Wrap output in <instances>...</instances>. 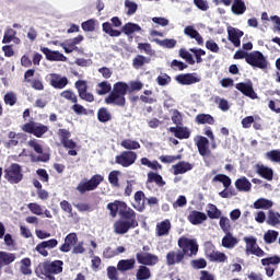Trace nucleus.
Returning <instances> with one entry per match:
<instances>
[{"mask_svg":"<svg viewBox=\"0 0 280 280\" xmlns=\"http://www.w3.org/2000/svg\"><path fill=\"white\" fill-rule=\"evenodd\" d=\"M141 89H143L141 81H131L129 85L124 81H118L113 85L112 92L105 97V104L124 108L126 106V95L133 93V91H141Z\"/></svg>","mask_w":280,"mask_h":280,"instance_id":"nucleus-1","label":"nucleus"},{"mask_svg":"<svg viewBox=\"0 0 280 280\" xmlns=\"http://www.w3.org/2000/svg\"><path fill=\"white\" fill-rule=\"evenodd\" d=\"M178 252L171 250L166 254L167 266L180 264L185 257H194L198 255V242L187 236H180L177 241Z\"/></svg>","mask_w":280,"mask_h":280,"instance_id":"nucleus-2","label":"nucleus"},{"mask_svg":"<svg viewBox=\"0 0 280 280\" xmlns=\"http://www.w3.org/2000/svg\"><path fill=\"white\" fill-rule=\"evenodd\" d=\"M136 259L138 264H140L136 272V279L137 280L150 279L152 277V271H150V268H148V266H156V262L159 261V256L152 253L138 252L136 254Z\"/></svg>","mask_w":280,"mask_h":280,"instance_id":"nucleus-3","label":"nucleus"},{"mask_svg":"<svg viewBox=\"0 0 280 280\" xmlns=\"http://www.w3.org/2000/svg\"><path fill=\"white\" fill-rule=\"evenodd\" d=\"M139 221H137V212L135 210H128V212H121L120 219L114 223V233L116 235H126L130 229H137Z\"/></svg>","mask_w":280,"mask_h":280,"instance_id":"nucleus-4","label":"nucleus"},{"mask_svg":"<svg viewBox=\"0 0 280 280\" xmlns=\"http://www.w3.org/2000/svg\"><path fill=\"white\" fill-rule=\"evenodd\" d=\"M62 266L65 262L62 260H54V261H44L36 268V273L40 272V275H45L49 280H56L54 275H60L62 272Z\"/></svg>","mask_w":280,"mask_h":280,"instance_id":"nucleus-5","label":"nucleus"},{"mask_svg":"<svg viewBox=\"0 0 280 280\" xmlns=\"http://www.w3.org/2000/svg\"><path fill=\"white\" fill-rule=\"evenodd\" d=\"M104 183V176L96 174L93 175L90 179L81 180L75 190L81 195L84 196L86 191H95Z\"/></svg>","mask_w":280,"mask_h":280,"instance_id":"nucleus-6","label":"nucleus"},{"mask_svg":"<svg viewBox=\"0 0 280 280\" xmlns=\"http://www.w3.org/2000/svg\"><path fill=\"white\" fill-rule=\"evenodd\" d=\"M22 130L27 135H33L37 139H43L44 135L49 132V127H47V125L30 120L22 126Z\"/></svg>","mask_w":280,"mask_h":280,"instance_id":"nucleus-7","label":"nucleus"},{"mask_svg":"<svg viewBox=\"0 0 280 280\" xmlns=\"http://www.w3.org/2000/svg\"><path fill=\"white\" fill-rule=\"evenodd\" d=\"M4 178L11 185H19L23 180V168L20 164L12 163L9 167L4 168Z\"/></svg>","mask_w":280,"mask_h":280,"instance_id":"nucleus-8","label":"nucleus"},{"mask_svg":"<svg viewBox=\"0 0 280 280\" xmlns=\"http://www.w3.org/2000/svg\"><path fill=\"white\" fill-rule=\"evenodd\" d=\"M246 62L256 69H268V60H266V57L259 50L249 52L246 57Z\"/></svg>","mask_w":280,"mask_h":280,"instance_id":"nucleus-9","label":"nucleus"},{"mask_svg":"<svg viewBox=\"0 0 280 280\" xmlns=\"http://www.w3.org/2000/svg\"><path fill=\"white\" fill-rule=\"evenodd\" d=\"M110 22H104L102 24V30L104 34H107L112 38H118V36H121V31L114 30L113 27H121V20L119 19V16H114L110 19Z\"/></svg>","mask_w":280,"mask_h":280,"instance_id":"nucleus-10","label":"nucleus"},{"mask_svg":"<svg viewBox=\"0 0 280 280\" xmlns=\"http://www.w3.org/2000/svg\"><path fill=\"white\" fill-rule=\"evenodd\" d=\"M74 89H77L78 95L80 100H83V102H88L89 104H93V102H95V95L89 92V85L85 80H78L74 83Z\"/></svg>","mask_w":280,"mask_h":280,"instance_id":"nucleus-11","label":"nucleus"},{"mask_svg":"<svg viewBox=\"0 0 280 280\" xmlns=\"http://www.w3.org/2000/svg\"><path fill=\"white\" fill-rule=\"evenodd\" d=\"M212 183H222L224 190L219 192V196L221 198H231V196H236L237 194L235 190H229V187H231V177L224 174H218L212 178Z\"/></svg>","mask_w":280,"mask_h":280,"instance_id":"nucleus-12","label":"nucleus"},{"mask_svg":"<svg viewBox=\"0 0 280 280\" xmlns=\"http://www.w3.org/2000/svg\"><path fill=\"white\" fill-rule=\"evenodd\" d=\"M136 161L137 152L135 151H122L115 158V163L121 165V167H130V165H135Z\"/></svg>","mask_w":280,"mask_h":280,"instance_id":"nucleus-13","label":"nucleus"},{"mask_svg":"<svg viewBox=\"0 0 280 280\" xmlns=\"http://www.w3.org/2000/svg\"><path fill=\"white\" fill-rule=\"evenodd\" d=\"M243 241L246 244V253L255 255L256 257H266V252L257 245V238L255 236H245Z\"/></svg>","mask_w":280,"mask_h":280,"instance_id":"nucleus-14","label":"nucleus"},{"mask_svg":"<svg viewBox=\"0 0 280 280\" xmlns=\"http://www.w3.org/2000/svg\"><path fill=\"white\" fill-rule=\"evenodd\" d=\"M107 210L109 211V215L112 218H117V213L121 217V212L128 213V210H132V208L128 207V205L124 201L115 200L114 202H109L107 205Z\"/></svg>","mask_w":280,"mask_h":280,"instance_id":"nucleus-15","label":"nucleus"},{"mask_svg":"<svg viewBox=\"0 0 280 280\" xmlns=\"http://www.w3.org/2000/svg\"><path fill=\"white\" fill-rule=\"evenodd\" d=\"M235 89L245 95V97L257 100V92H255V89L253 88V81L248 80L247 82L236 83Z\"/></svg>","mask_w":280,"mask_h":280,"instance_id":"nucleus-16","label":"nucleus"},{"mask_svg":"<svg viewBox=\"0 0 280 280\" xmlns=\"http://www.w3.org/2000/svg\"><path fill=\"white\" fill-rule=\"evenodd\" d=\"M40 51L46 56V60H49L50 62H67V57L58 50L42 47Z\"/></svg>","mask_w":280,"mask_h":280,"instance_id":"nucleus-17","label":"nucleus"},{"mask_svg":"<svg viewBox=\"0 0 280 280\" xmlns=\"http://www.w3.org/2000/svg\"><path fill=\"white\" fill-rule=\"evenodd\" d=\"M194 141L200 156H209V154H211V150H209V139H207V137L197 136Z\"/></svg>","mask_w":280,"mask_h":280,"instance_id":"nucleus-18","label":"nucleus"},{"mask_svg":"<svg viewBox=\"0 0 280 280\" xmlns=\"http://www.w3.org/2000/svg\"><path fill=\"white\" fill-rule=\"evenodd\" d=\"M49 84L50 86H52V89L62 91V89H65L69 84V79L58 73H51Z\"/></svg>","mask_w":280,"mask_h":280,"instance_id":"nucleus-19","label":"nucleus"},{"mask_svg":"<svg viewBox=\"0 0 280 280\" xmlns=\"http://www.w3.org/2000/svg\"><path fill=\"white\" fill-rule=\"evenodd\" d=\"M242 36H244V31L232 26L228 27V38L234 47H240L242 45Z\"/></svg>","mask_w":280,"mask_h":280,"instance_id":"nucleus-20","label":"nucleus"},{"mask_svg":"<svg viewBox=\"0 0 280 280\" xmlns=\"http://www.w3.org/2000/svg\"><path fill=\"white\" fill-rule=\"evenodd\" d=\"M175 80L178 84H183L184 86H189L190 84H197V82H200V78L196 77L195 73L178 74L175 77Z\"/></svg>","mask_w":280,"mask_h":280,"instance_id":"nucleus-21","label":"nucleus"},{"mask_svg":"<svg viewBox=\"0 0 280 280\" xmlns=\"http://www.w3.org/2000/svg\"><path fill=\"white\" fill-rule=\"evenodd\" d=\"M78 244V234L75 232L69 233L65 237V243L59 247L61 253H69L71 250V246H75Z\"/></svg>","mask_w":280,"mask_h":280,"instance_id":"nucleus-22","label":"nucleus"},{"mask_svg":"<svg viewBox=\"0 0 280 280\" xmlns=\"http://www.w3.org/2000/svg\"><path fill=\"white\" fill-rule=\"evenodd\" d=\"M170 132H172L174 135V137H176V139H189V137H191V130H189V128L187 127H183V126H177V127H170Z\"/></svg>","mask_w":280,"mask_h":280,"instance_id":"nucleus-23","label":"nucleus"},{"mask_svg":"<svg viewBox=\"0 0 280 280\" xmlns=\"http://www.w3.org/2000/svg\"><path fill=\"white\" fill-rule=\"evenodd\" d=\"M137 266V260L135 258L121 259L117 262L118 272H128L129 270H135Z\"/></svg>","mask_w":280,"mask_h":280,"instance_id":"nucleus-24","label":"nucleus"},{"mask_svg":"<svg viewBox=\"0 0 280 280\" xmlns=\"http://www.w3.org/2000/svg\"><path fill=\"white\" fill-rule=\"evenodd\" d=\"M191 170H194V165L185 161H180L177 164L173 165L174 176H178V174H187V172H191Z\"/></svg>","mask_w":280,"mask_h":280,"instance_id":"nucleus-25","label":"nucleus"},{"mask_svg":"<svg viewBox=\"0 0 280 280\" xmlns=\"http://www.w3.org/2000/svg\"><path fill=\"white\" fill-rule=\"evenodd\" d=\"M205 221H207V214L205 212L192 210L188 215V222H190V224H194L195 226L198 224H202Z\"/></svg>","mask_w":280,"mask_h":280,"instance_id":"nucleus-26","label":"nucleus"},{"mask_svg":"<svg viewBox=\"0 0 280 280\" xmlns=\"http://www.w3.org/2000/svg\"><path fill=\"white\" fill-rule=\"evenodd\" d=\"M135 202L136 205H133V208L136 209V211H139L140 213L142 211H145V192H143L142 190H138L135 194Z\"/></svg>","mask_w":280,"mask_h":280,"instance_id":"nucleus-27","label":"nucleus"},{"mask_svg":"<svg viewBox=\"0 0 280 280\" xmlns=\"http://www.w3.org/2000/svg\"><path fill=\"white\" fill-rule=\"evenodd\" d=\"M184 34L186 36H189V38H194L198 45H205V39L202 38V35L194 26L189 25L184 28Z\"/></svg>","mask_w":280,"mask_h":280,"instance_id":"nucleus-28","label":"nucleus"},{"mask_svg":"<svg viewBox=\"0 0 280 280\" xmlns=\"http://www.w3.org/2000/svg\"><path fill=\"white\" fill-rule=\"evenodd\" d=\"M256 172L258 175L261 176V178H265V180H272L275 176V172L272 171V168L264 166V164H257Z\"/></svg>","mask_w":280,"mask_h":280,"instance_id":"nucleus-29","label":"nucleus"},{"mask_svg":"<svg viewBox=\"0 0 280 280\" xmlns=\"http://www.w3.org/2000/svg\"><path fill=\"white\" fill-rule=\"evenodd\" d=\"M172 229V223L170 220H164L156 224V235L158 237H163L165 235H170V231Z\"/></svg>","mask_w":280,"mask_h":280,"instance_id":"nucleus-30","label":"nucleus"},{"mask_svg":"<svg viewBox=\"0 0 280 280\" xmlns=\"http://www.w3.org/2000/svg\"><path fill=\"white\" fill-rule=\"evenodd\" d=\"M207 257L210 259V261H217L219 264H224L229 259L226 254L222 252H215V250H207Z\"/></svg>","mask_w":280,"mask_h":280,"instance_id":"nucleus-31","label":"nucleus"},{"mask_svg":"<svg viewBox=\"0 0 280 280\" xmlns=\"http://www.w3.org/2000/svg\"><path fill=\"white\" fill-rule=\"evenodd\" d=\"M26 137L27 136L25 133H22V132L16 133L14 131H10L8 133L9 141L7 142V145L9 148H14V147L19 145V140H21V139L24 140Z\"/></svg>","mask_w":280,"mask_h":280,"instance_id":"nucleus-32","label":"nucleus"},{"mask_svg":"<svg viewBox=\"0 0 280 280\" xmlns=\"http://www.w3.org/2000/svg\"><path fill=\"white\" fill-rule=\"evenodd\" d=\"M231 11L236 16H241V14H244V12H246V3L244 2V0H232Z\"/></svg>","mask_w":280,"mask_h":280,"instance_id":"nucleus-33","label":"nucleus"},{"mask_svg":"<svg viewBox=\"0 0 280 280\" xmlns=\"http://www.w3.org/2000/svg\"><path fill=\"white\" fill-rule=\"evenodd\" d=\"M237 237L233 236L231 232H226L222 238V246L224 248H235L237 246Z\"/></svg>","mask_w":280,"mask_h":280,"instance_id":"nucleus-34","label":"nucleus"},{"mask_svg":"<svg viewBox=\"0 0 280 280\" xmlns=\"http://www.w3.org/2000/svg\"><path fill=\"white\" fill-rule=\"evenodd\" d=\"M195 121L199 126H205V124H208L209 126H213V124H215V118H213V116H211L210 114H198L195 117Z\"/></svg>","mask_w":280,"mask_h":280,"instance_id":"nucleus-35","label":"nucleus"},{"mask_svg":"<svg viewBox=\"0 0 280 280\" xmlns=\"http://www.w3.org/2000/svg\"><path fill=\"white\" fill-rule=\"evenodd\" d=\"M235 187L237 191H250L253 189V184L246 177H241L235 180Z\"/></svg>","mask_w":280,"mask_h":280,"instance_id":"nucleus-36","label":"nucleus"},{"mask_svg":"<svg viewBox=\"0 0 280 280\" xmlns=\"http://www.w3.org/2000/svg\"><path fill=\"white\" fill-rule=\"evenodd\" d=\"M108 93H113V85L108 81H102L96 85V94L97 95H108Z\"/></svg>","mask_w":280,"mask_h":280,"instance_id":"nucleus-37","label":"nucleus"},{"mask_svg":"<svg viewBox=\"0 0 280 280\" xmlns=\"http://www.w3.org/2000/svg\"><path fill=\"white\" fill-rule=\"evenodd\" d=\"M16 260V254L0 252V268L1 266H10Z\"/></svg>","mask_w":280,"mask_h":280,"instance_id":"nucleus-38","label":"nucleus"},{"mask_svg":"<svg viewBox=\"0 0 280 280\" xmlns=\"http://www.w3.org/2000/svg\"><path fill=\"white\" fill-rule=\"evenodd\" d=\"M20 272L26 277L32 275V259L26 257L20 261Z\"/></svg>","mask_w":280,"mask_h":280,"instance_id":"nucleus-39","label":"nucleus"},{"mask_svg":"<svg viewBox=\"0 0 280 280\" xmlns=\"http://www.w3.org/2000/svg\"><path fill=\"white\" fill-rule=\"evenodd\" d=\"M97 119L101 121V124H107V121H110L113 119V114H110V110L106 107H100L97 110Z\"/></svg>","mask_w":280,"mask_h":280,"instance_id":"nucleus-40","label":"nucleus"},{"mask_svg":"<svg viewBox=\"0 0 280 280\" xmlns=\"http://www.w3.org/2000/svg\"><path fill=\"white\" fill-rule=\"evenodd\" d=\"M147 176H148L147 183H155L158 187H165V180L163 179V176H161L160 174L154 172H149Z\"/></svg>","mask_w":280,"mask_h":280,"instance_id":"nucleus-41","label":"nucleus"},{"mask_svg":"<svg viewBox=\"0 0 280 280\" xmlns=\"http://www.w3.org/2000/svg\"><path fill=\"white\" fill-rule=\"evenodd\" d=\"M120 32L126 36H130V34H135V32H141V26H139V24L129 22L121 27Z\"/></svg>","mask_w":280,"mask_h":280,"instance_id":"nucleus-42","label":"nucleus"},{"mask_svg":"<svg viewBox=\"0 0 280 280\" xmlns=\"http://www.w3.org/2000/svg\"><path fill=\"white\" fill-rule=\"evenodd\" d=\"M60 97L70 102V104H78V94L72 90H66L60 93Z\"/></svg>","mask_w":280,"mask_h":280,"instance_id":"nucleus-43","label":"nucleus"},{"mask_svg":"<svg viewBox=\"0 0 280 280\" xmlns=\"http://www.w3.org/2000/svg\"><path fill=\"white\" fill-rule=\"evenodd\" d=\"M267 224H269V226H278V224H280V213L269 210Z\"/></svg>","mask_w":280,"mask_h":280,"instance_id":"nucleus-44","label":"nucleus"},{"mask_svg":"<svg viewBox=\"0 0 280 280\" xmlns=\"http://www.w3.org/2000/svg\"><path fill=\"white\" fill-rule=\"evenodd\" d=\"M121 148L125 150H139L141 144L137 140L125 139L120 142Z\"/></svg>","mask_w":280,"mask_h":280,"instance_id":"nucleus-45","label":"nucleus"},{"mask_svg":"<svg viewBox=\"0 0 280 280\" xmlns=\"http://www.w3.org/2000/svg\"><path fill=\"white\" fill-rule=\"evenodd\" d=\"M277 237H279V232L276 230H268L264 234V242L265 244H275L277 242Z\"/></svg>","mask_w":280,"mask_h":280,"instance_id":"nucleus-46","label":"nucleus"},{"mask_svg":"<svg viewBox=\"0 0 280 280\" xmlns=\"http://www.w3.org/2000/svg\"><path fill=\"white\" fill-rule=\"evenodd\" d=\"M271 207H272V201L268 200L266 198H259L258 200H256L254 202V209H265V210H268V209H271Z\"/></svg>","mask_w":280,"mask_h":280,"instance_id":"nucleus-47","label":"nucleus"},{"mask_svg":"<svg viewBox=\"0 0 280 280\" xmlns=\"http://www.w3.org/2000/svg\"><path fill=\"white\" fill-rule=\"evenodd\" d=\"M148 62H150V59L145 56L137 55L132 60V67L133 69H141V67H143V65H148Z\"/></svg>","mask_w":280,"mask_h":280,"instance_id":"nucleus-48","label":"nucleus"},{"mask_svg":"<svg viewBox=\"0 0 280 280\" xmlns=\"http://www.w3.org/2000/svg\"><path fill=\"white\" fill-rule=\"evenodd\" d=\"M14 39L18 40V42L21 40V39L16 38V31H14L13 28H8L4 32V36L2 38L3 45H7L8 43L13 42Z\"/></svg>","mask_w":280,"mask_h":280,"instance_id":"nucleus-49","label":"nucleus"},{"mask_svg":"<svg viewBox=\"0 0 280 280\" xmlns=\"http://www.w3.org/2000/svg\"><path fill=\"white\" fill-rule=\"evenodd\" d=\"M63 148H67L69 156H78V151H75V148H78V143L75 141L69 139L66 140V142L62 143Z\"/></svg>","mask_w":280,"mask_h":280,"instance_id":"nucleus-50","label":"nucleus"},{"mask_svg":"<svg viewBox=\"0 0 280 280\" xmlns=\"http://www.w3.org/2000/svg\"><path fill=\"white\" fill-rule=\"evenodd\" d=\"M208 218H210V220H218V218H220V215H222V212L220 210H218V207L213 203H209L208 205Z\"/></svg>","mask_w":280,"mask_h":280,"instance_id":"nucleus-51","label":"nucleus"},{"mask_svg":"<svg viewBox=\"0 0 280 280\" xmlns=\"http://www.w3.org/2000/svg\"><path fill=\"white\" fill-rule=\"evenodd\" d=\"M154 43L160 45V47H165L166 49H174L176 47V39H159L155 38Z\"/></svg>","mask_w":280,"mask_h":280,"instance_id":"nucleus-52","label":"nucleus"},{"mask_svg":"<svg viewBox=\"0 0 280 280\" xmlns=\"http://www.w3.org/2000/svg\"><path fill=\"white\" fill-rule=\"evenodd\" d=\"M261 266H279L280 264V257L279 256H271L267 258H262L260 260Z\"/></svg>","mask_w":280,"mask_h":280,"instance_id":"nucleus-53","label":"nucleus"},{"mask_svg":"<svg viewBox=\"0 0 280 280\" xmlns=\"http://www.w3.org/2000/svg\"><path fill=\"white\" fill-rule=\"evenodd\" d=\"M138 49H139V51H144V54H147V56H154L156 54V51H154V49H152V44H150V43H139Z\"/></svg>","mask_w":280,"mask_h":280,"instance_id":"nucleus-54","label":"nucleus"},{"mask_svg":"<svg viewBox=\"0 0 280 280\" xmlns=\"http://www.w3.org/2000/svg\"><path fill=\"white\" fill-rule=\"evenodd\" d=\"M96 21L94 19H90L83 23H81V28L83 32H95Z\"/></svg>","mask_w":280,"mask_h":280,"instance_id":"nucleus-55","label":"nucleus"},{"mask_svg":"<svg viewBox=\"0 0 280 280\" xmlns=\"http://www.w3.org/2000/svg\"><path fill=\"white\" fill-rule=\"evenodd\" d=\"M119 171H112L108 175V182L113 187H119Z\"/></svg>","mask_w":280,"mask_h":280,"instance_id":"nucleus-56","label":"nucleus"},{"mask_svg":"<svg viewBox=\"0 0 280 280\" xmlns=\"http://www.w3.org/2000/svg\"><path fill=\"white\" fill-rule=\"evenodd\" d=\"M219 224L223 231V233H231V220L226 217H221Z\"/></svg>","mask_w":280,"mask_h":280,"instance_id":"nucleus-57","label":"nucleus"},{"mask_svg":"<svg viewBox=\"0 0 280 280\" xmlns=\"http://www.w3.org/2000/svg\"><path fill=\"white\" fill-rule=\"evenodd\" d=\"M125 8H127V15L132 16V14H135L137 12L139 5H137L136 2H133V1L126 0Z\"/></svg>","mask_w":280,"mask_h":280,"instance_id":"nucleus-58","label":"nucleus"},{"mask_svg":"<svg viewBox=\"0 0 280 280\" xmlns=\"http://www.w3.org/2000/svg\"><path fill=\"white\" fill-rule=\"evenodd\" d=\"M156 82L159 86H167V84L172 82V77H170L167 73H162L156 78Z\"/></svg>","mask_w":280,"mask_h":280,"instance_id":"nucleus-59","label":"nucleus"},{"mask_svg":"<svg viewBox=\"0 0 280 280\" xmlns=\"http://www.w3.org/2000/svg\"><path fill=\"white\" fill-rule=\"evenodd\" d=\"M266 159L272 161V163H280V150H271L267 152Z\"/></svg>","mask_w":280,"mask_h":280,"instance_id":"nucleus-60","label":"nucleus"},{"mask_svg":"<svg viewBox=\"0 0 280 280\" xmlns=\"http://www.w3.org/2000/svg\"><path fill=\"white\" fill-rule=\"evenodd\" d=\"M18 97L16 94H14V92H8L4 95V104H7L8 106H14V104H16L18 102Z\"/></svg>","mask_w":280,"mask_h":280,"instance_id":"nucleus-61","label":"nucleus"},{"mask_svg":"<svg viewBox=\"0 0 280 280\" xmlns=\"http://www.w3.org/2000/svg\"><path fill=\"white\" fill-rule=\"evenodd\" d=\"M27 209L31 211V213H34L35 215H43V208L36 202L28 203Z\"/></svg>","mask_w":280,"mask_h":280,"instance_id":"nucleus-62","label":"nucleus"},{"mask_svg":"<svg viewBox=\"0 0 280 280\" xmlns=\"http://www.w3.org/2000/svg\"><path fill=\"white\" fill-rule=\"evenodd\" d=\"M117 267L115 266H109L107 267V278L109 280H119V273L117 272Z\"/></svg>","mask_w":280,"mask_h":280,"instance_id":"nucleus-63","label":"nucleus"},{"mask_svg":"<svg viewBox=\"0 0 280 280\" xmlns=\"http://www.w3.org/2000/svg\"><path fill=\"white\" fill-rule=\"evenodd\" d=\"M57 135H58L61 143H65L66 141L71 139V131H69L68 129H59Z\"/></svg>","mask_w":280,"mask_h":280,"instance_id":"nucleus-64","label":"nucleus"}]
</instances>
